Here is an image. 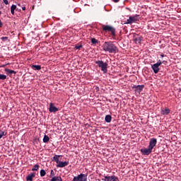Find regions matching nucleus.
<instances>
[{"instance_id":"f257e3e1","label":"nucleus","mask_w":181,"mask_h":181,"mask_svg":"<svg viewBox=\"0 0 181 181\" xmlns=\"http://www.w3.org/2000/svg\"><path fill=\"white\" fill-rule=\"evenodd\" d=\"M102 47L104 52H108L109 53H117L118 52V48L111 41L105 42Z\"/></svg>"},{"instance_id":"f03ea898","label":"nucleus","mask_w":181,"mask_h":181,"mask_svg":"<svg viewBox=\"0 0 181 181\" xmlns=\"http://www.w3.org/2000/svg\"><path fill=\"white\" fill-rule=\"evenodd\" d=\"M95 63L101 69V71H103L104 74L107 73L108 69V64L107 62H104L103 60H98Z\"/></svg>"},{"instance_id":"7ed1b4c3","label":"nucleus","mask_w":181,"mask_h":181,"mask_svg":"<svg viewBox=\"0 0 181 181\" xmlns=\"http://www.w3.org/2000/svg\"><path fill=\"white\" fill-rule=\"evenodd\" d=\"M102 29L104 32H110L113 37H115V28L111 25H102Z\"/></svg>"},{"instance_id":"20e7f679","label":"nucleus","mask_w":181,"mask_h":181,"mask_svg":"<svg viewBox=\"0 0 181 181\" xmlns=\"http://www.w3.org/2000/svg\"><path fill=\"white\" fill-rule=\"evenodd\" d=\"M88 176V173L85 174L81 173L73 178L72 181H87V177Z\"/></svg>"},{"instance_id":"39448f33","label":"nucleus","mask_w":181,"mask_h":181,"mask_svg":"<svg viewBox=\"0 0 181 181\" xmlns=\"http://www.w3.org/2000/svg\"><path fill=\"white\" fill-rule=\"evenodd\" d=\"M139 15L135 14L134 16H130L129 19L127 20L125 25H131L132 23H135V22H138V17Z\"/></svg>"},{"instance_id":"423d86ee","label":"nucleus","mask_w":181,"mask_h":181,"mask_svg":"<svg viewBox=\"0 0 181 181\" xmlns=\"http://www.w3.org/2000/svg\"><path fill=\"white\" fill-rule=\"evenodd\" d=\"M132 90H134L135 93H138L139 94H141V91L145 88V85H134L132 87Z\"/></svg>"},{"instance_id":"0eeeda50","label":"nucleus","mask_w":181,"mask_h":181,"mask_svg":"<svg viewBox=\"0 0 181 181\" xmlns=\"http://www.w3.org/2000/svg\"><path fill=\"white\" fill-rule=\"evenodd\" d=\"M141 152L142 155L148 156V155H151L152 153V148L151 147H148L147 148H141Z\"/></svg>"},{"instance_id":"6e6552de","label":"nucleus","mask_w":181,"mask_h":181,"mask_svg":"<svg viewBox=\"0 0 181 181\" xmlns=\"http://www.w3.org/2000/svg\"><path fill=\"white\" fill-rule=\"evenodd\" d=\"M156 144H158V139H156L155 138H151L149 141L148 147L151 149H153V148H155V146H156Z\"/></svg>"},{"instance_id":"1a4fd4ad","label":"nucleus","mask_w":181,"mask_h":181,"mask_svg":"<svg viewBox=\"0 0 181 181\" xmlns=\"http://www.w3.org/2000/svg\"><path fill=\"white\" fill-rule=\"evenodd\" d=\"M104 177L105 179H107V181H119V178H118V177L115 175H111V176L105 175Z\"/></svg>"},{"instance_id":"9d476101","label":"nucleus","mask_w":181,"mask_h":181,"mask_svg":"<svg viewBox=\"0 0 181 181\" xmlns=\"http://www.w3.org/2000/svg\"><path fill=\"white\" fill-rule=\"evenodd\" d=\"M49 111V112H57V111H59V108L56 107V106H54V103H50Z\"/></svg>"},{"instance_id":"9b49d317","label":"nucleus","mask_w":181,"mask_h":181,"mask_svg":"<svg viewBox=\"0 0 181 181\" xmlns=\"http://www.w3.org/2000/svg\"><path fill=\"white\" fill-rule=\"evenodd\" d=\"M151 69L155 74H158V73H159V65H158V64H152Z\"/></svg>"},{"instance_id":"f8f14e48","label":"nucleus","mask_w":181,"mask_h":181,"mask_svg":"<svg viewBox=\"0 0 181 181\" xmlns=\"http://www.w3.org/2000/svg\"><path fill=\"white\" fill-rule=\"evenodd\" d=\"M69 165V161H59L58 164L57 165V168H66Z\"/></svg>"},{"instance_id":"ddd939ff","label":"nucleus","mask_w":181,"mask_h":181,"mask_svg":"<svg viewBox=\"0 0 181 181\" xmlns=\"http://www.w3.org/2000/svg\"><path fill=\"white\" fill-rule=\"evenodd\" d=\"M144 40V37L142 36L136 37L134 39V42L136 45H141L142 41Z\"/></svg>"},{"instance_id":"4468645a","label":"nucleus","mask_w":181,"mask_h":181,"mask_svg":"<svg viewBox=\"0 0 181 181\" xmlns=\"http://www.w3.org/2000/svg\"><path fill=\"white\" fill-rule=\"evenodd\" d=\"M35 176H36V173H32L31 174H29L26 177V180L27 181H33V177H35Z\"/></svg>"},{"instance_id":"2eb2a0df","label":"nucleus","mask_w":181,"mask_h":181,"mask_svg":"<svg viewBox=\"0 0 181 181\" xmlns=\"http://www.w3.org/2000/svg\"><path fill=\"white\" fill-rule=\"evenodd\" d=\"M170 113V109L168 107H165L164 110L163 109L161 110V114L163 115H168Z\"/></svg>"},{"instance_id":"dca6fc26","label":"nucleus","mask_w":181,"mask_h":181,"mask_svg":"<svg viewBox=\"0 0 181 181\" xmlns=\"http://www.w3.org/2000/svg\"><path fill=\"white\" fill-rule=\"evenodd\" d=\"M62 156L60 155H55L53 158H52V160L54 162H56V163H57V165H59V163H60V160H59V158Z\"/></svg>"},{"instance_id":"f3484780","label":"nucleus","mask_w":181,"mask_h":181,"mask_svg":"<svg viewBox=\"0 0 181 181\" xmlns=\"http://www.w3.org/2000/svg\"><path fill=\"white\" fill-rule=\"evenodd\" d=\"M5 71L7 74H16V71L9 69H5Z\"/></svg>"},{"instance_id":"a211bd4d","label":"nucleus","mask_w":181,"mask_h":181,"mask_svg":"<svg viewBox=\"0 0 181 181\" xmlns=\"http://www.w3.org/2000/svg\"><path fill=\"white\" fill-rule=\"evenodd\" d=\"M111 119H112V117L110 115H107L105 117V122L110 123L111 122Z\"/></svg>"},{"instance_id":"6ab92c4d","label":"nucleus","mask_w":181,"mask_h":181,"mask_svg":"<svg viewBox=\"0 0 181 181\" xmlns=\"http://www.w3.org/2000/svg\"><path fill=\"white\" fill-rule=\"evenodd\" d=\"M31 69H33V70H41L42 69V66L40 65H32L31 66Z\"/></svg>"},{"instance_id":"aec40b11","label":"nucleus","mask_w":181,"mask_h":181,"mask_svg":"<svg viewBox=\"0 0 181 181\" xmlns=\"http://www.w3.org/2000/svg\"><path fill=\"white\" fill-rule=\"evenodd\" d=\"M39 168H40V165L39 164L34 165L33 168L31 169L33 172H35L36 170H39Z\"/></svg>"},{"instance_id":"412c9836","label":"nucleus","mask_w":181,"mask_h":181,"mask_svg":"<svg viewBox=\"0 0 181 181\" xmlns=\"http://www.w3.org/2000/svg\"><path fill=\"white\" fill-rule=\"evenodd\" d=\"M50 140V138H49V136H47V135H45L44 136V138H43V142H44V144H47V142H49V141Z\"/></svg>"},{"instance_id":"4be33fe9","label":"nucleus","mask_w":181,"mask_h":181,"mask_svg":"<svg viewBox=\"0 0 181 181\" xmlns=\"http://www.w3.org/2000/svg\"><path fill=\"white\" fill-rule=\"evenodd\" d=\"M6 134H7L6 132L0 130V139H2L3 136H6Z\"/></svg>"},{"instance_id":"5701e85b","label":"nucleus","mask_w":181,"mask_h":181,"mask_svg":"<svg viewBox=\"0 0 181 181\" xmlns=\"http://www.w3.org/2000/svg\"><path fill=\"white\" fill-rule=\"evenodd\" d=\"M40 175L41 177H43L44 176H46V170H41L40 171Z\"/></svg>"},{"instance_id":"b1692460","label":"nucleus","mask_w":181,"mask_h":181,"mask_svg":"<svg viewBox=\"0 0 181 181\" xmlns=\"http://www.w3.org/2000/svg\"><path fill=\"white\" fill-rule=\"evenodd\" d=\"M81 47H83V45H75V49H76V50H80V49H81Z\"/></svg>"},{"instance_id":"393cba45","label":"nucleus","mask_w":181,"mask_h":181,"mask_svg":"<svg viewBox=\"0 0 181 181\" xmlns=\"http://www.w3.org/2000/svg\"><path fill=\"white\" fill-rule=\"evenodd\" d=\"M91 43H93V45H96V43H98V40H97L95 38H92Z\"/></svg>"},{"instance_id":"a878e982","label":"nucleus","mask_w":181,"mask_h":181,"mask_svg":"<svg viewBox=\"0 0 181 181\" xmlns=\"http://www.w3.org/2000/svg\"><path fill=\"white\" fill-rule=\"evenodd\" d=\"M0 80H6V75L0 74Z\"/></svg>"},{"instance_id":"bb28decb","label":"nucleus","mask_w":181,"mask_h":181,"mask_svg":"<svg viewBox=\"0 0 181 181\" xmlns=\"http://www.w3.org/2000/svg\"><path fill=\"white\" fill-rule=\"evenodd\" d=\"M1 40H2V42H7V40H8V37H1Z\"/></svg>"},{"instance_id":"cd10ccee","label":"nucleus","mask_w":181,"mask_h":181,"mask_svg":"<svg viewBox=\"0 0 181 181\" xmlns=\"http://www.w3.org/2000/svg\"><path fill=\"white\" fill-rule=\"evenodd\" d=\"M11 10H12V11H16V5L13 4V5L11 6Z\"/></svg>"},{"instance_id":"c85d7f7f","label":"nucleus","mask_w":181,"mask_h":181,"mask_svg":"<svg viewBox=\"0 0 181 181\" xmlns=\"http://www.w3.org/2000/svg\"><path fill=\"white\" fill-rule=\"evenodd\" d=\"M156 64H158V66H161L163 64V62L160 59H159Z\"/></svg>"},{"instance_id":"c756f323","label":"nucleus","mask_w":181,"mask_h":181,"mask_svg":"<svg viewBox=\"0 0 181 181\" xmlns=\"http://www.w3.org/2000/svg\"><path fill=\"white\" fill-rule=\"evenodd\" d=\"M58 177L54 176L51 179V181H57Z\"/></svg>"},{"instance_id":"7c9ffc66","label":"nucleus","mask_w":181,"mask_h":181,"mask_svg":"<svg viewBox=\"0 0 181 181\" xmlns=\"http://www.w3.org/2000/svg\"><path fill=\"white\" fill-rule=\"evenodd\" d=\"M3 2L5 4V5H9V1H8V0H3Z\"/></svg>"},{"instance_id":"2f4dec72","label":"nucleus","mask_w":181,"mask_h":181,"mask_svg":"<svg viewBox=\"0 0 181 181\" xmlns=\"http://www.w3.org/2000/svg\"><path fill=\"white\" fill-rule=\"evenodd\" d=\"M57 181H63V180L62 179V177L58 176Z\"/></svg>"},{"instance_id":"473e14b6","label":"nucleus","mask_w":181,"mask_h":181,"mask_svg":"<svg viewBox=\"0 0 181 181\" xmlns=\"http://www.w3.org/2000/svg\"><path fill=\"white\" fill-rule=\"evenodd\" d=\"M51 176H54V172L53 170H51Z\"/></svg>"},{"instance_id":"72a5a7b5","label":"nucleus","mask_w":181,"mask_h":181,"mask_svg":"<svg viewBox=\"0 0 181 181\" xmlns=\"http://www.w3.org/2000/svg\"><path fill=\"white\" fill-rule=\"evenodd\" d=\"M11 13L12 15H15V10H11Z\"/></svg>"},{"instance_id":"f704fd0d","label":"nucleus","mask_w":181,"mask_h":181,"mask_svg":"<svg viewBox=\"0 0 181 181\" xmlns=\"http://www.w3.org/2000/svg\"><path fill=\"white\" fill-rule=\"evenodd\" d=\"M4 26V23H2V21L0 20V28H2Z\"/></svg>"},{"instance_id":"c9c22d12","label":"nucleus","mask_w":181,"mask_h":181,"mask_svg":"<svg viewBox=\"0 0 181 181\" xmlns=\"http://www.w3.org/2000/svg\"><path fill=\"white\" fill-rule=\"evenodd\" d=\"M160 56V57H166V55H165L163 54H161Z\"/></svg>"},{"instance_id":"e433bc0d","label":"nucleus","mask_w":181,"mask_h":181,"mask_svg":"<svg viewBox=\"0 0 181 181\" xmlns=\"http://www.w3.org/2000/svg\"><path fill=\"white\" fill-rule=\"evenodd\" d=\"M161 62H163V64H166V63H168L167 61H161Z\"/></svg>"},{"instance_id":"4c0bfd02","label":"nucleus","mask_w":181,"mask_h":181,"mask_svg":"<svg viewBox=\"0 0 181 181\" xmlns=\"http://www.w3.org/2000/svg\"><path fill=\"white\" fill-rule=\"evenodd\" d=\"M16 11H18V12H21V8L16 7Z\"/></svg>"},{"instance_id":"58836bf2","label":"nucleus","mask_w":181,"mask_h":181,"mask_svg":"<svg viewBox=\"0 0 181 181\" xmlns=\"http://www.w3.org/2000/svg\"><path fill=\"white\" fill-rule=\"evenodd\" d=\"M22 9H23V11H26V7L23 6V7H22Z\"/></svg>"},{"instance_id":"ea45409f","label":"nucleus","mask_w":181,"mask_h":181,"mask_svg":"<svg viewBox=\"0 0 181 181\" xmlns=\"http://www.w3.org/2000/svg\"><path fill=\"white\" fill-rule=\"evenodd\" d=\"M113 2H115V3L119 2V0H113Z\"/></svg>"},{"instance_id":"a19ab883","label":"nucleus","mask_w":181,"mask_h":181,"mask_svg":"<svg viewBox=\"0 0 181 181\" xmlns=\"http://www.w3.org/2000/svg\"><path fill=\"white\" fill-rule=\"evenodd\" d=\"M102 180L103 181H107V178H103Z\"/></svg>"},{"instance_id":"79ce46f5","label":"nucleus","mask_w":181,"mask_h":181,"mask_svg":"<svg viewBox=\"0 0 181 181\" xmlns=\"http://www.w3.org/2000/svg\"><path fill=\"white\" fill-rule=\"evenodd\" d=\"M21 4H18L17 6H19V8H21Z\"/></svg>"},{"instance_id":"37998d69","label":"nucleus","mask_w":181,"mask_h":181,"mask_svg":"<svg viewBox=\"0 0 181 181\" xmlns=\"http://www.w3.org/2000/svg\"><path fill=\"white\" fill-rule=\"evenodd\" d=\"M1 67H5V65H2Z\"/></svg>"},{"instance_id":"c03bdc74","label":"nucleus","mask_w":181,"mask_h":181,"mask_svg":"<svg viewBox=\"0 0 181 181\" xmlns=\"http://www.w3.org/2000/svg\"><path fill=\"white\" fill-rule=\"evenodd\" d=\"M1 11H0V15H1Z\"/></svg>"}]
</instances>
